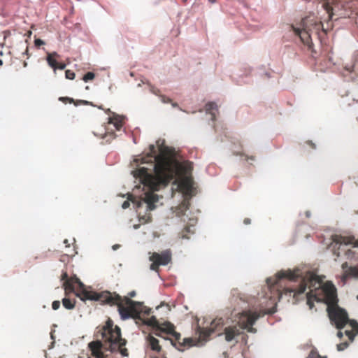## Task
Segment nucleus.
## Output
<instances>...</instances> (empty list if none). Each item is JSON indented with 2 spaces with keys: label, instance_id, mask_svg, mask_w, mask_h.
Returning <instances> with one entry per match:
<instances>
[{
  "label": "nucleus",
  "instance_id": "nucleus-15",
  "mask_svg": "<svg viewBox=\"0 0 358 358\" xmlns=\"http://www.w3.org/2000/svg\"><path fill=\"white\" fill-rule=\"evenodd\" d=\"M150 260H155L160 266L167 265L171 261V252L169 250H164L161 253L153 252L150 257Z\"/></svg>",
  "mask_w": 358,
  "mask_h": 358
},
{
  "label": "nucleus",
  "instance_id": "nucleus-3",
  "mask_svg": "<svg viewBox=\"0 0 358 358\" xmlns=\"http://www.w3.org/2000/svg\"><path fill=\"white\" fill-rule=\"evenodd\" d=\"M97 337H101V341H92L88 344L92 355L96 358H107L103 349L110 352H119L122 356H128V350L124 347L127 341L121 336L120 328L115 325L111 319L108 318L106 324L96 333Z\"/></svg>",
  "mask_w": 358,
  "mask_h": 358
},
{
  "label": "nucleus",
  "instance_id": "nucleus-22",
  "mask_svg": "<svg viewBox=\"0 0 358 358\" xmlns=\"http://www.w3.org/2000/svg\"><path fill=\"white\" fill-rule=\"evenodd\" d=\"M62 304L65 308L71 310L75 307L76 301L68 298H64L62 299Z\"/></svg>",
  "mask_w": 358,
  "mask_h": 358
},
{
  "label": "nucleus",
  "instance_id": "nucleus-25",
  "mask_svg": "<svg viewBox=\"0 0 358 358\" xmlns=\"http://www.w3.org/2000/svg\"><path fill=\"white\" fill-rule=\"evenodd\" d=\"M306 358H327V357L326 356H321L320 355L318 354V352L315 350H312L308 356Z\"/></svg>",
  "mask_w": 358,
  "mask_h": 358
},
{
  "label": "nucleus",
  "instance_id": "nucleus-21",
  "mask_svg": "<svg viewBox=\"0 0 358 358\" xmlns=\"http://www.w3.org/2000/svg\"><path fill=\"white\" fill-rule=\"evenodd\" d=\"M143 322L148 326H151V327H154L155 329H157V328L159 325V321L157 320V318L155 316H152L149 318L143 320Z\"/></svg>",
  "mask_w": 358,
  "mask_h": 358
},
{
  "label": "nucleus",
  "instance_id": "nucleus-38",
  "mask_svg": "<svg viewBox=\"0 0 358 358\" xmlns=\"http://www.w3.org/2000/svg\"><path fill=\"white\" fill-rule=\"evenodd\" d=\"M244 224H249L250 223V220L249 218H245L243 221Z\"/></svg>",
  "mask_w": 358,
  "mask_h": 358
},
{
  "label": "nucleus",
  "instance_id": "nucleus-14",
  "mask_svg": "<svg viewBox=\"0 0 358 358\" xmlns=\"http://www.w3.org/2000/svg\"><path fill=\"white\" fill-rule=\"evenodd\" d=\"M224 325V320L222 318H215L210 324L209 327L204 328L199 327L197 333L199 334V338L202 341H206L214 333H219Z\"/></svg>",
  "mask_w": 358,
  "mask_h": 358
},
{
  "label": "nucleus",
  "instance_id": "nucleus-2",
  "mask_svg": "<svg viewBox=\"0 0 358 358\" xmlns=\"http://www.w3.org/2000/svg\"><path fill=\"white\" fill-rule=\"evenodd\" d=\"M301 271L296 268L294 271H282L278 272L273 278H269L266 280L268 286L271 289H276L278 295L291 294L295 297L297 294L303 293L306 288H309V292L306 294L307 304L310 309L314 306V301H320L321 299L317 296L320 293L324 294V299L327 304V307L338 306V298L336 289L332 283L327 282L322 288L317 276L312 272H308L301 279L300 285L297 287H282V284L285 280L290 282L296 281L301 277Z\"/></svg>",
  "mask_w": 358,
  "mask_h": 358
},
{
  "label": "nucleus",
  "instance_id": "nucleus-53",
  "mask_svg": "<svg viewBox=\"0 0 358 358\" xmlns=\"http://www.w3.org/2000/svg\"><path fill=\"white\" fill-rule=\"evenodd\" d=\"M357 299H358V296H357Z\"/></svg>",
  "mask_w": 358,
  "mask_h": 358
},
{
  "label": "nucleus",
  "instance_id": "nucleus-30",
  "mask_svg": "<svg viewBox=\"0 0 358 358\" xmlns=\"http://www.w3.org/2000/svg\"><path fill=\"white\" fill-rule=\"evenodd\" d=\"M60 307V301H54L52 303V308L53 310H57Z\"/></svg>",
  "mask_w": 358,
  "mask_h": 358
},
{
  "label": "nucleus",
  "instance_id": "nucleus-31",
  "mask_svg": "<svg viewBox=\"0 0 358 358\" xmlns=\"http://www.w3.org/2000/svg\"><path fill=\"white\" fill-rule=\"evenodd\" d=\"M43 44H45V42L43 40L40 39V38H36L34 41V45L36 47H38V48L40 47L41 45H43Z\"/></svg>",
  "mask_w": 358,
  "mask_h": 358
},
{
  "label": "nucleus",
  "instance_id": "nucleus-29",
  "mask_svg": "<svg viewBox=\"0 0 358 358\" xmlns=\"http://www.w3.org/2000/svg\"><path fill=\"white\" fill-rule=\"evenodd\" d=\"M152 263L150 265V269L152 271H158L159 266H160L158 262L155 260H151Z\"/></svg>",
  "mask_w": 358,
  "mask_h": 358
},
{
  "label": "nucleus",
  "instance_id": "nucleus-34",
  "mask_svg": "<svg viewBox=\"0 0 358 358\" xmlns=\"http://www.w3.org/2000/svg\"><path fill=\"white\" fill-rule=\"evenodd\" d=\"M129 205H130L129 202L127 201H125L123 202L122 207V208L125 209V208H127L129 206Z\"/></svg>",
  "mask_w": 358,
  "mask_h": 358
},
{
  "label": "nucleus",
  "instance_id": "nucleus-42",
  "mask_svg": "<svg viewBox=\"0 0 358 358\" xmlns=\"http://www.w3.org/2000/svg\"><path fill=\"white\" fill-rule=\"evenodd\" d=\"M135 295H136V293H135V292H134V291H133V292H130V293H129V296L130 297H134Z\"/></svg>",
  "mask_w": 358,
  "mask_h": 358
},
{
  "label": "nucleus",
  "instance_id": "nucleus-28",
  "mask_svg": "<svg viewBox=\"0 0 358 358\" xmlns=\"http://www.w3.org/2000/svg\"><path fill=\"white\" fill-rule=\"evenodd\" d=\"M75 73L71 70H66L65 72V76L67 79L73 80L75 78Z\"/></svg>",
  "mask_w": 358,
  "mask_h": 358
},
{
  "label": "nucleus",
  "instance_id": "nucleus-6",
  "mask_svg": "<svg viewBox=\"0 0 358 358\" xmlns=\"http://www.w3.org/2000/svg\"><path fill=\"white\" fill-rule=\"evenodd\" d=\"M259 317L260 315L257 312L250 310L242 312L236 324L229 326L224 329L225 340L227 342H231L242 334L245 329H247L248 332L255 333L256 329L252 327V325Z\"/></svg>",
  "mask_w": 358,
  "mask_h": 358
},
{
  "label": "nucleus",
  "instance_id": "nucleus-1",
  "mask_svg": "<svg viewBox=\"0 0 358 358\" xmlns=\"http://www.w3.org/2000/svg\"><path fill=\"white\" fill-rule=\"evenodd\" d=\"M178 158H153L150 166L155 174H148L145 169L138 172L143 181L154 190L166 187L171 180L178 184L183 196L192 197L196 187L192 176L193 163L189 161L180 162Z\"/></svg>",
  "mask_w": 358,
  "mask_h": 358
},
{
  "label": "nucleus",
  "instance_id": "nucleus-4",
  "mask_svg": "<svg viewBox=\"0 0 358 358\" xmlns=\"http://www.w3.org/2000/svg\"><path fill=\"white\" fill-rule=\"evenodd\" d=\"M84 294V297L90 300L99 301L110 306L116 305L121 318L123 320L135 317L142 312V306L140 303L132 301L128 296L122 297L115 292L103 291L95 293L85 292Z\"/></svg>",
  "mask_w": 358,
  "mask_h": 358
},
{
  "label": "nucleus",
  "instance_id": "nucleus-10",
  "mask_svg": "<svg viewBox=\"0 0 358 358\" xmlns=\"http://www.w3.org/2000/svg\"><path fill=\"white\" fill-rule=\"evenodd\" d=\"M61 280H64L63 287L65 290V294L67 295L69 293L76 292L77 296L81 300L86 301L90 300L89 299L84 297V294L87 293H95L94 291H88L85 288L84 284L80 280L76 277V275L69 278L66 272H63L61 276Z\"/></svg>",
  "mask_w": 358,
  "mask_h": 358
},
{
  "label": "nucleus",
  "instance_id": "nucleus-36",
  "mask_svg": "<svg viewBox=\"0 0 358 358\" xmlns=\"http://www.w3.org/2000/svg\"><path fill=\"white\" fill-rule=\"evenodd\" d=\"M162 101L164 103H169L171 101V100L169 98L163 97Z\"/></svg>",
  "mask_w": 358,
  "mask_h": 358
},
{
  "label": "nucleus",
  "instance_id": "nucleus-50",
  "mask_svg": "<svg viewBox=\"0 0 358 358\" xmlns=\"http://www.w3.org/2000/svg\"><path fill=\"white\" fill-rule=\"evenodd\" d=\"M31 34V31H29V33H28V35H30Z\"/></svg>",
  "mask_w": 358,
  "mask_h": 358
},
{
  "label": "nucleus",
  "instance_id": "nucleus-26",
  "mask_svg": "<svg viewBox=\"0 0 358 358\" xmlns=\"http://www.w3.org/2000/svg\"><path fill=\"white\" fill-rule=\"evenodd\" d=\"M95 77V74L93 72H87L83 78L85 82L93 80Z\"/></svg>",
  "mask_w": 358,
  "mask_h": 358
},
{
  "label": "nucleus",
  "instance_id": "nucleus-35",
  "mask_svg": "<svg viewBox=\"0 0 358 358\" xmlns=\"http://www.w3.org/2000/svg\"><path fill=\"white\" fill-rule=\"evenodd\" d=\"M308 145H310V147L312 148V149H315L316 148V145L314 143H313L312 141H308L306 142Z\"/></svg>",
  "mask_w": 358,
  "mask_h": 358
},
{
  "label": "nucleus",
  "instance_id": "nucleus-37",
  "mask_svg": "<svg viewBox=\"0 0 358 358\" xmlns=\"http://www.w3.org/2000/svg\"><path fill=\"white\" fill-rule=\"evenodd\" d=\"M24 55H26L27 56V57H29V48L27 46L26 49H25V51L24 52Z\"/></svg>",
  "mask_w": 358,
  "mask_h": 358
},
{
  "label": "nucleus",
  "instance_id": "nucleus-5",
  "mask_svg": "<svg viewBox=\"0 0 358 358\" xmlns=\"http://www.w3.org/2000/svg\"><path fill=\"white\" fill-rule=\"evenodd\" d=\"M301 27V28L293 27L294 31L300 37L303 44L309 48H311L313 45L312 36L321 39L322 36L327 34V30L323 27L322 22L314 16H308L302 19Z\"/></svg>",
  "mask_w": 358,
  "mask_h": 358
},
{
  "label": "nucleus",
  "instance_id": "nucleus-46",
  "mask_svg": "<svg viewBox=\"0 0 358 358\" xmlns=\"http://www.w3.org/2000/svg\"><path fill=\"white\" fill-rule=\"evenodd\" d=\"M185 230L186 231H189V227H185Z\"/></svg>",
  "mask_w": 358,
  "mask_h": 358
},
{
  "label": "nucleus",
  "instance_id": "nucleus-24",
  "mask_svg": "<svg viewBox=\"0 0 358 358\" xmlns=\"http://www.w3.org/2000/svg\"><path fill=\"white\" fill-rule=\"evenodd\" d=\"M59 100L64 103H74L76 106L78 105V101H75L73 99L70 97H59Z\"/></svg>",
  "mask_w": 358,
  "mask_h": 358
},
{
  "label": "nucleus",
  "instance_id": "nucleus-33",
  "mask_svg": "<svg viewBox=\"0 0 358 358\" xmlns=\"http://www.w3.org/2000/svg\"><path fill=\"white\" fill-rule=\"evenodd\" d=\"M66 68V64H64V63H57V66H56V69H60V70H63Z\"/></svg>",
  "mask_w": 358,
  "mask_h": 358
},
{
  "label": "nucleus",
  "instance_id": "nucleus-49",
  "mask_svg": "<svg viewBox=\"0 0 358 358\" xmlns=\"http://www.w3.org/2000/svg\"><path fill=\"white\" fill-rule=\"evenodd\" d=\"M31 34V31H29V33H28V35H30Z\"/></svg>",
  "mask_w": 358,
  "mask_h": 358
},
{
  "label": "nucleus",
  "instance_id": "nucleus-47",
  "mask_svg": "<svg viewBox=\"0 0 358 358\" xmlns=\"http://www.w3.org/2000/svg\"><path fill=\"white\" fill-rule=\"evenodd\" d=\"M3 65V60L0 59V66Z\"/></svg>",
  "mask_w": 358,
  "mask_h": 358
},
{
  "label": "nucleus",
  "instance_id": "nucleus-7",
  "mask_svg": "<svg viewBox=\"0 0 358 358\" xmlns=\"http://www.w3.org/2000/svg\"><path fill=\"white\" fill-rule=\"evenodd\" d=\"M327 312L331 322L337 329H341L348 324L350 329H346L345 334L352 342L354 337L358 334V323L355 320H350L347 312L338 306L327 307Z\"/></svg>",
  "mask_w": 358,
  "mask_h": 358
},
{
  "label": "nucleus",
  "instance_id": "nucleus-52",
  "mask_svg": "<svg viewBox=\"0 0 358 358\" xmlns=\"http://www.w3.org/2000/svg\"><path fill=\"white\" fill-rule=\"evenodd\" d=\"M212 3L214 2V0H210Z\"/></svg>",
  "mask_w": 358,
  "mask_h": 358
},
{
  "label": "nucleus",
  "instance_id": "nucleus-11",
  "mask_svg": "<svg viewBox=\"0 0 358 358\" xmlns=\"http://www.w3.org/2000/svg\"><path fill=\"white\" fill-rule=\"evenodd\" d=\"M333 240L336 245H338V250L344 251L348 259H358V241H355L350 237L338 235H336Z\"/></svg>",
  "mask_w": 358,
  "mask_h": 358
},
{
  "label": "nucleus",
  "instance_id": "nucleus-13",
  "mask_svg": "<svg viewBox=\"0 0 358 358\" xmlns=\"http://www.w3.org/2000/svg\"><path fill=\"white\" fill-rule=\"evenodd\" d=\"M123 118L119 115L113 114V115L108 118L107 125L104 127V134H98L94 132L95 135H100L102 138L106 139V142H109L110 140L114 139L115 135L113 132V128L116 131H120L123 126Z\"/></svg>",
  "mask_w": 358,
  "mask_h": 358
},
{
  "label": "nucleus",
  "instance_id": "nucleus-23",
  "mask_svg": "<svg viewBox=\"0 0 358 358\" xmlns=\"http://www.w3.org/2000/svg\"><path fill=\"white\" fill-rule=\"evenodd\" d=\"M322 6H323L324 9L326 10V12L328 13L329 18L331 19L334 13H333V8L330 6V3L329 2H325L323 3Z\"/></svg>",
  "mask_w": 358,
  "mask_h": 358
},
{
  "label": "nucleus",
  "instance_id": "nucleus-18",
  "mask_svg": "<svg viewBox=\"0 0 358 358\" xmlns=\"http://www.w3.org/2000/svg\"><path fill=\"white\" fill-rule=\"evenodd\" d=\"M184 199L181 203L178 206L177 208V214L180 216L185 214V211H187L189 206L190 202L189 200L192 197L183 196Z\"/></svg>",
  "mask_w": 358,
  "mask_h": 358
},
{
  "label": "nucleus",
  "instance_id": "nucleus-19",
  "mask_svg": "<svg viewBox=\"0 0 358 358\" xmlns=\"http://www.w3.org/2000/svg\"><path fill=\"white\" fill-rule=\"evenodd\" d=\"M58 57H59V55L56 52L48 53L47 55V62L55 71H56V66L58 63L56 59Z\"/></svg>",
  "mask_w": 358,
  "mask_h": 358
},
{
  "label": "nucleus",
  "instance_id": "nucleus-44",
  "mask_svg": "<svg viewBox=\"0 0 358 358\" xmlns=\"http://www.w3.org/2000/svg\"><path fill=\"white\" fill-rule=\"evenodd\" d=\"M74 254H75V252H74V250H73V252H71V254H68V255L73 256Z\"/></svg>",
  "mask_w": 358,
  "mask_h": 358
},
{
  "label": "nucleus",
  "instance_id": "nucleus-8",
  "mask_svg": "<svg viewBox=\"0 0 358 358\" xmlns=\"http://www.w3.org/2000/svg\"><path fill=\"white\" fill-rule=\"evenodd\" d=\"M162 333L171 336V343L180 351L194 345V341L190 338H184L181 342L180 334L175 331V326L169 322L159 323L157 329H155L154 334L157 336L163 337Z\"/></svg>",
  "mask_w": 358,
  "mask_h": 358
},
{
  "label": "nucleus",
  "instance_id": "nucleus-20",
  "mask_svg": "<svg viewBox=\"0 0 358 358\" xmlns=\"http://www.w3.org/2000/svg\"><path fill=\"white\" fill-rule=\"evenodd\" d=\"M205 109L207 113L211 115V120L215 121L216 120V115L215 111H217V106L214 102H208L206 104Z\"/></svg>",
  "mask_w": 358,
  "mask_h": 358
},
{
  "label": "nucleus",
  "instance_id": "nucleus-27",
  "mask_svg": "<svg viewBox=\"0 0 358 358\" xmlns=\"http://www.w3.org/2000/svg\"><path fill=\"white\" fill-rule=\"evenodd\" d=\"M349 345L348 342H343L337 345V350L338 351H342L346 349Z\"/></svg>",
  "mask_w": 358,
  "mask_h": 358
},
{
  "label": "nucleus",
  "instance_id": "nucleus-9",
  "mask_svg": "<svg viewBox=\"0 0 358 358\" xmlns=\"http://www.w3.org/2000/svg\"><path fill=\"white\" fill-rule=\"evenodd\" d=\"M147 158H134L131 165L136 166L137 167L131 171V174L134 176L135 178H138L140 182L144 185V187H148V189L150 190L145 193L143 200L148 204V210H152L155 208V203L157 202L159 200L158 195L154 193L155 190L152 189L150 186H148L143 181L138 172L140 169H145L148 174H151L150 173L148 172L150 169L144 166H139L140 164L147 163V162L145 160Z\"/></svg>",
  "mask_w": 358,
  "mask_h": 358
},
{
  "label": "nucleus",
  "instance_id": "nucleus-51",
  "mask_svg": "<svg viewBox=\"0 0 358 358\" xmlns=\"http://www.w3.org/2000/svg\"><path fill=\"white\" fill-rule=\"evenodd\" d=\"M177 104L176 103H173V106H176Z\"/></svg>",
  "mask_w": 358,
  "mask_h": 358
},
{
  "label": "nucleus",
  "instance_id": "nucleus-48",
  "mask_svg": "<svg viewBox=\"0 0 358 358\" xmlns=\"http://www.w3.org/2000/svg\"><path fill=\"white\" fill-rule=\"evenodd\" d=\"M134 228H135V229H137V228H138V226H137V225H134Z\"/></svg>",
  "mask_w": 358,
  "mask_h": 358
},
{
  "label": "nucleus",
  "instance_id": "nucleus-40",
  "mask_svg": "<svg viewBox=\"0 0 358 358\" xmlns=\"http://www.w3.org/2000/svg\"><path fill=\"white\" fill-rule=\"evenodd\" d=\"M64 243L66 245V248H69V247H70V244L69 243V241H68V240H67V239H65V240L64 241Z\"/></svg>",
  "mask_w": 358,
  "mask_h": 358
},
{
  "label": "nucleus",
  "instance_id": "nucleus-41",
  "mask_svg": "<svg viewBox=\"0 0 358 358\" xmlns=\"http://www.w3.org/2000/svg\"><path fill=\"white\" fill-rule=\"evenodd\" d=\"M151 91H152L154 94H158V92H159V90H157V89H154V88H152V89L151 90Z\"/></svg>",
  "mask_w": 358,
  "mask_h": 358
},
{
  "label": "nucleus",
  "instance_id": "nucleus-32",
  "mask_svg": "<svg viewBox=\"0 0 358 358\" xmlns=\"http://www.w3.org/2000/svg\"><path fill=\"white\" fill-rule=\"evenodd\" d=\"M78 104L82 103L83 105H90V106H95L92 102H90L88 101L78 100Z\"/></svg>",
  "mask_w": 358,
  "mask_h": 358
},
{
  "label": "nucleus",
  "instance_id": "nucleus-17",
  "mask_svg": "<svg viewBox=\"0 0 358 358\" xmlns=\"http://www.w3.org/2000/svg\"><path fill=\"white\" fill-rule=\"evenodd\" d=\"M148 347L156 352H159L162 350L161 345L159 343V340L152 335H148L146 338Z\"/></svg>",
  "mask_w": 358,
  "mask_h": 358
},
{
  "label": "nucleus",
  "instance_id": "nucleus-39",
  "mask_svg": "<svg viewBox=\"0 0 358 358\" xmlns=\"http://www.w3.org/2000/svg\"><path fill=\"white\" fill-rule=\"evenodd\" d=\"M343 332L341 331H338V333H337V336L340 338H341L343 337Z\"/></svg>",
  "mask_w": 358,
  "mask_h": 358
},
{
  "label": "nucleus",
  "instance_id": "nucleus-43",
  "mask_svg": "<svg viewBox=\"0 0 358 358\" xmlns=\"http://www.w3.org/2000/svg\"><path fill=\"white\" fill-rule=\"evenodd\" d=\"M150 309H147L144 311V313L146 314L147 315H149L150 313Z\"/></svg>",
  "mask_w": 358,
  "mask_h": 358
},
{
  "label": "nucleus",
  "instance_id": "nucleus-45",
  "mask_svg": "<svg viewBox=\"0 0 358 358\" xmlns=\"http://www.w3.org/2000/svg\"><path fill=\"white\" fill-rule=\"evenodd\" d=\"M27 62H25V61H24V62H23V66H24V67H27Z\"/></svg>",
  "mask_w": 358,
  "mask_h": 358
},
{
  "label": "nucleus",
  "instance_id": "nucleus-12",
  "mask_svg": "<svg viewBox=\"0 0 358 358\" xmlns=\"http://www.w3.org/2000/svg\"><path fill=\"white\" fill-rule=\"evenodd\" d=\"M150 153L145 157H180L179 148L167 145L164 138H159L156 141V145L149 146Z\"/></svg>",
  "mask_w": 358,
  "mask_h": 358
},
{
  "label": "nucleus",
  "instance_id": "nucleus-16",
  "mask_svg": "<svg viewBox=\"0 0 358 358\" xmlns=\"http://www.w3.org/2000/svg\"><path fill=\"white\" fill-rule=\"evenodd\" d=\"M341 267L344 272V278L358 277L357 266H348V262H344Z\"/></svg>",
  "mask_w": 358,
  "mask_h": 358
}]
</instances>
